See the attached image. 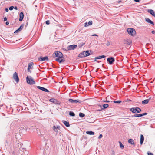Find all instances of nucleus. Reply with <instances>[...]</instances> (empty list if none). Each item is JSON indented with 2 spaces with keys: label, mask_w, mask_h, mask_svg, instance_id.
<instances>
[{
  "label": "nucleus",
  "mask_w": 155,
  "mask_h": 155,
  "mask_svg": "<svg viewBox=\"0 0 155 155\" xmlns=\"http://www.w3.org/2000/svg\"><path fill=\"white\" fill-rule=\"evenodd\" d=\"M145 20L146 22L148 23H150L152 25H154V23L152 22L150 19L148 18H147L145 19Z\"/></svg>",
  "instance_id": "obj_17"
},
{
  "label": "nucleus",
  "mask_w": 155,
  "mask_h": 155,
  "mask_svg": "<svg viewBox=\"0 0 155 155\" xmlns=\"http://www.w3.org/2000/svg\"><path fill=\"white\" fill-rule=\"evenodd\" d=\"M64 124L67 127H69L70 126L69 123L67 121H64Z\"/></svg>",
  "instance_id": "obj_23"
},
{
  "label": "nucleus",
  "mask_w": 155,
  "mask_h": 155,
  "mask_svg": "<svg viewBox=\"0 0 155 155\" xmlns=\"http://www.w3.org/2000/svg\"><path fill=\"white\" fill-rule=\"evenodd\" d=\"M14 9H15V10H17V9H18V8H17V7L15 6V7H14Z\"/></svg>",
  "instance_id": "obj_48"
},
{
  "label": "nucleus",
  "mask_w": 155,
  "mask_h": 155,
  "mask_svg": "<svg viewBox=\"0 0 155 155\" xmlns=\"http://www.w3.org/2000/svg\"><path fill=\"white\" fill-rule=\"evenodd\" d=\"M110 155H116L115 152L114 150H112L110 153Z\"/></svg>",
  "instance_id": "obj_31"
},
{
  "label": "nucleus",
  "mask_w": 155,
  "mask_h": 155,
  "mask_svg": "<svg viewBox=\"0 0 155 155\" xmlns=\"http://www.w3.org/2000/svg\"><path fill=\"white\" fill-rule=\"evenodd\" d=\"M130 110L135 113H137L141 112V109L139 107L132 108L130 109Z\"/></svg>",
  "instance_id": "obj_5"
},
{
  "label": "nucleus",
  "mask_w": 155,
  "mask_h": 155,
  "mask_svg": "<svg viewBox=\"0 0 155 155\" xmlns=\"http://www.w3.org/2000/svg\"><path fill=\"white\" fill-rule=\"evenodd\" d=\"M115 103H120L121 102V101H115L114 102Z\"/></svg>",
  "instance_id": "obj_30"
},
{
  "label": "nucleus",
  "mask_w": 155,
  "mask_h": 155,
  "mask_svg": "<svg viewBox=\"0 0 155 155\" xmlns=\"http://www.w3.org/2000/svg\"><path fill=\"white\" fill-rule=\"evenodd\" d=\"M92 36H98V35L97 34H93L92 35Z\"/></svg>",
  "instance_id": "obj_43"
},
{
  "label": "nucleus",
  "mask_w": 155,
  "mask_h": 155,
  "mask_svg": "<svg viewBox=\"0 0 155 155\" xmlns=\"http://www.w3.org/2000/svg\"><path fill=\"white\" fill-rule=\"evenodd\" d=\"M5 10L6 12H8V9L7 8H6L5 9Z\"/></svg>",
  "instance_id": "obj_44"
},
{
  "label": "nucleus",
  "mask_w": 155,
  "mask_h": 155,
  "mask_svg": "<svg viewBox=\"0 0 155 155\" xmlns=\"http://www.w3.org/2000/svg\"><path fill=\"white\" fill-rule=\"evenodd\" d=\"M86 133L88 135H94V133L92 131H87Z\"/></svg>",
  "instance_id": "obj_21"
},
{
  "label": "nucleus",
  "mask_w": 155,
  "mask_h": 155,
  "mask_svg": "<svg viewBox=\"0 0 155 155\" xmlns=\"http://www.w3.org/2000/svg\"><path fill=\"white\" fill-rule=\"evenodd\" d=\"M102 137V134H100V135H99V137H98V138L99 139H100V138H101Z\"/></svg>",
  "instance_id": "obj_42"
},
{
  "label": "nucleus",
  "mask_w": 155,
  "mask_h": 155,
  "mask_svg": "<svg viewBox=\"0 0 155 155\" xmlns=\"http://www.w3.org/2000/svg\"><path fill=\"white\" fill-rule=\"evenodd\" d=\"M123 42L125 44L130 45L132 43V41L130 39H127L124 40Z\"/></svg>",
  "instance_id": "obj_8"
},
{
  "label": "nucleus",
  "mask_w": 155,
  "mask_h": 155,
  "mask_svg": "<svg viewBox=\"0 0 155 155\" xmlns=\"http://www.w3.org/2000/svg\"><path fill=\"white\" fill-rule=\"evenodd\" d=\"M37 88H38L39 89L43 91H44L46 92H49V91L48 89H47L43 87H41L40 86H38L37 87Z\"/></svg>",
  "instance_id": "obj_12"
},
{
  "label": "nucleus",
  "mask_w": 155,
  "mask_h": 155,
  "mask_svg": "<svg viewBox=\"0 0 155 155\" xmlns=\"http://www.w3.org/2000/svg\"><path fill=\"white\" fill-rule=\"evenodd\" d=\"M128 142L131 144H134V140L131 139H129L128 140Z\"/></svg>",
  "instance_id": "obj_22"
},
{
  "label": "nucleus",
  "mask_w": 155,
  "mask_h": 155,
  "mask_svg": "<svg viewBox=\"0 0 155 155\" xmlns=\"http://www.w3.org/2000/svg\"><path fill=\"white\" fill-rule=\"evenodd\" d=\"M62 58H57L55 59V61H58L59 62V63H61L62 62H64V60L62 59Z\"/></svg>",
  "instance_id": "obj_13"
},
{
  "label": "nucleus",
  "mask_w": 155,
  "mask_h": 155,
  "mask_svg": "<svg viewBox=\"0 0 155 155\" xmlns=\"http://www.w3.org/2000/svg\"><path fill=\"white\" fill-rule=\"evenodd\" d=\"M69 115L72 116H74L75 115V114L72 112H70Z\"/></svg>",
  "instance_id": "obj_27"
},
{
  "label": "nucleus",
  "mask_w": 155,
  "mask_h": 155,
  "mask_svg": "<svg viewBox=\"0 0 155 155\" xmlns=\"http://www.w3.org/2000/svg\"><path fill=\"white\" fill-rule=\"evenodd\" d=\"M53 129L55 133H58L60 130V127L59 126H54L53 127Z\"/></svg>",
  "instance_id": "obj_7"
},
{
  "label": "nucleus",
  "mask_w": 155,
  "mask_h": 155,
  "mask_svg": "<svg viewBox=\"0 0 155 155\" xmlns=\"http://www.w3.org/2000/svg\"><path fill=\"white\" fill-rule=\"evenodd\" d=\"M81 101L78 100H74V102L75 103H78V102H80Z\"/></svg>",
  "instance_id": "obj_32"
},
{
  "label": "nucleus",
  "mask_w": 155,
  "mask_h": 155,
  "mask_svg": "<svg viewBox=\"0 0 155 155\" xmlns=\"http://www.w3.org/2000/svg\"><path fill=\"white\" fill-rule=\"evenodd\" d=\"M46 24L47 25H49L50 24V21L49 20H47L46 22Z\"/></svg>",
  "instance_id": "obj_39"
},
{
  "label": "nucleus",
  "mask_w": 155,
  "mask_h": 155,
  "mask_svg": "<svg viewBox=\"0 0 155 155\" xmlns=\"http://www.w3.org/2000/svg\"><path fill=\"white\" fill-rule=\"evenodd\" d=\"M127 31L128 34L131 36H134L136 35V31L134 28H128L127 29Z\"/></svg>",
  "instance_id": "obj_1"
},
{
  "label": "nucleus",
  "mask_w": 155,
  "mask_h": 155,
  "mask_svg": "<svg viewBox=\"0 0 155 155\" xmlns=\"http://www.w3.org/2000/svg\"><path fill=\"white\" fill-rule=\"evenodd\" d=\"M9 22H8V21H7L6 22V25H8L9 24Z\"/></svg>",
  "instance_id": "obj_49"
},
{
  "label": "nucleus",
  "mask_w": 155,
  "mask_h": 155,
  "mask_svg": "<svg viewBox=\"0 0 155 155\" xmlns=\"http://www.w3.org/2000/svg\"><path fill=\"white\" fill-rule=\"evenodd\" d=\"M79 115L81 117H83L85 116L84 114L82 113H79Z\"/></svg>",
  "instance_id": "obj_25"
},
{
  "label": "nucleus",
  "mask_w": 155,
  "mask_h": 155,
  "mask_svg": "<svg viewBox=\"0 0 155 155\" xmlns=\"http://www.w3.org/2000/svg\"><path fill=\"white\" fill-rule=\"evenodd\" d=\"M105 102H109V101H106Z\"/></svg>",
  "instance_id": "obj_52"
},
{
  "label": "nucleus",
  "mask_w": 155,
  "mask_h": 155,
  "mask_svg": "<svg viewBox=\"0 0 155 155\" xmlns=\"http://www.w3.org/2000/svg\"><path fill=\"white\" fill-rule=\"evenodd\" d=\"M88 26V24L87 22H86L84 24V26L85 27Z\"/></svg>",
  "instance_id": "obj_41"
},
{
  "label": "nucleus",
  "mask_w": 155,
  "mask_h": 155,
  "mask_svg": "<svg viewBox=\"0 0 155 155\" xmlns=\"http://www.w3.org/2000/svg\"><path fill=\"white\" fill-rule=\"evenodd\" d=\"M39 60L41 61H48V57L47 56L45 57H40L38 58Z\"/></svg>",
  "instance_id": "obj_11"
},
{
  "label": "nucleus",
  "mask_w": 155,
  "mask_h": 155,
  "mask_svg": "<svg viewBox=\"0 0 155 155\" xmlns=\"http://www.w3.org/2000/svg\"><path fill=\"white\" fill-rule=\"evenodd\" d=\"M77 46V45H70L67 47V49L68 50H73Z\"/></svg>",
  "instance_id": "obj_9"
},
{
  "label": "nucleus",
  "mask_w": 155,
  "mask_h": 155,
  "mask_svg": "<svg viewBox=\"0 0 155 155\" xmlns=\"http://www.w3.org/2000/svg\"><path fill=\"white\" fill-rule=\"evenodd\" d=\"M144 140V137L143 135H141L140 139V143L141 145L142 144Z\"/></svg>",
  "instance_id": "obj_18"
},
{
  "label": "nucleus",
  "mask_w": 155,
  "mask_h": 155,
  "mask_svg": "<svg viewBox=\"0 0 155 155\" xmlns=\"http://www.w3.org/2000/svg\"><path fill=\"white\" fill-rule=\"evenodd\" d=\"M33 64V63L32 62H31L29 64L28 68V72H30V69L31 68V67Z\"/></svg>",
  "instance_id": "obj_15"
},
{
  "label": "nucleus",
  "mask_w": 155,
  "mask_h": 155,
  "mask_svg": "<svg viewBox=\"0 0 155 155\" xmlns=\"http://www.w3.org/2000/svg\"><path fill=\"white\" fill-rule=\"evenodd\" d=\"M14 8V7L13 6H11L9 8V10H12Z\"/></svg>",
  "instance_id": "obj_35"
},
{
  "label": "nucleus",
  "mask_w": 155,
  "mask_h": 155,
  "mask_svg": "<svg viewBox=\"0 0 155 155\" xmlns=\"http://www.w3.org/2000/svg\"><path fill=\"white\" fill-rule=\"evenodd\" d=\"M20 18L19 19V21H21L24 18V14L23 12H21L19 14Z\"/></svg>",
  "instance_id": "obj_14"
},
{
  "label": "nucleus",
  "mask_w": 155,
  "mask_h": 155,
  "mask_svg": "<svg viewBox=\"0 0 155 155\" xmlns=\"http://www.w3.org/2000/svg\"><path fill=\"white\" fill-rule=\"evenodd\" d=\"M109 105L108 104H105L103 105V107L104 108H107L108 107Z\"/></svg>",
  "instance_id": "obj_26"
},
{
  "label": "nucleus",
  "mask_w": 155,
  "mask_h": 155,
  "mask_svg": "<svg viewBox=\"0 0 155 155\" xmlns=\"http://www.w3.org/2000/svg\"><path fill=\"white\" fill-rule=\"evenodd\" d=\"M119 143L120 146V147L121 149H123L124 148V146H123V145L120 142H119Z\"/></svg>",
  "instance_id": "obj_28"
},
{
  "label": "nucleus",
  "mask_w": 155,
  "mask_h": 155,
  "mask_svg": "<svg viewBox=\"0 0 155 155\" xmlns=\"http://www.w3.org/2000/svg\"><path fill=\"white\" fill-rule=\"evenodd\" d=\"M152 34H154L155 33V31L154 30H153L151 32Z\"/></svg>",
  "instance_id": "obj_47"
},
{
  "label": "nucleus",
  "mask_w": 155,
  "mask_h": 155,
  "mask_svg": "<svg viewBox=\"0 0 155 155\" xmlns=\"http://www.w3.org/2000/svg\"><path fill=\"white\" fill-rule=\"evenodd\" d=\"M68 101L70 102L71 103L74 102V100L72 99H69Z\"/></svg>",
  "instance_id": "obj_36"
},
{
  "label": "nucleus",
  "mask_w": 155,
  "mask_h": 155,
  "mask_svg": "<svg viewBox=\"0 0 155 155\" xmlns=\"http://www.w3.org/2000/svg\"><path fill=\"white\" fill-rule=\"evenodd\" d=\"M27 82L28 84H32L35 83L34 80L30 76H27L26 78Z\"/></svg>",
  "instance_id": "obj_4"
},
{
  "label": "nucleus",
  "mask_w": 155,
  "mask_h": 155,
  "mask_svg": "<svg viewBox=\"0 0 155 155\" xmlns=\"http://www.w3.org/2000/svg\"><path fill=\"white\" fill-rule=\"evenodd\" d=\"M7 20V19L6 17H5L4 18V21H6Z\"/></svg>",
  "instance_id": "obj_45"
},
{
  "label": "nucleus",
  "mask_w": 155,
  "mask_h": 155,
  "mask_svg": "<svg viewBox=\"0 0 155 155\" xmlns=\"http://www.w3.org/2000/svg\"><path fill=\"white\" fill-rule=\"evenodd\" d=\"M147 153L148 155H153V153L149 151H148Z\"/></svg>",
  "instance_id": "obj_37"
},
{
  "label": "nucleus",
  "mask_w": 155,
  "mask_h": 155,
  "mask_svg": "<svg viewBox=\"0 0 155 155\" xmlns=\"http://www.w3.org/2000/svg\"><path fill=\"white\" fill-rule=\"evenodd\" d=\"M110 44V42L108 41H107V43H106V45L107 46H108Z\"/></svg>",
  "instance_id": "obj_38"
},
{
  "label": "nucleus",
  "mask_w": 155,
  "mask_h": 155,
  "mask_svg": "<svg viewBox=\"0 0 155 155\" xmlns=\"http://www.w3.org/2000/svg\"><path fill=\"white\" fill-rule=\"evenodd\" d=\"M107 61L110 64H111L114 61V59L113 57L108 58L107 59Z\"/></svg>",
  "instance_id": "obj_10"
},
{
  "label": "nucleus",
  "mask_w": 155,
  "mask_h": 155,
  "mask_svg": "<svg viewBox=\"0 0 155 155\" xmlns=\"http://www.w3.org/2000/svg\"><path fill=\"white\" fill-rule=\"evenodd\" d=\"M13 78L14 79L15 81L17 83H18L19 81V79L18 78V74L16 72H15L13 75Z\"/></svg>",
  "instance_id": "obj_6"
},
{
  "label": "nucleus",
  "mask_w": 155,
  "mask_h": 155,
  "mask_svg": "<svg viewBox=\"0 0 155 155\" xmlns=\"http://www.w3.org/2000/svg\"><path fill=\"white\" fill-rule=\"evenodd\" d=\"M149 99L145 100L144 101H142V103L143 104H145L148 103L149 102Z\"/></svg>",
  "instance_id": "obj_20"
},
{
  "label": "nucleus",
  "mask_w": 155,
  "mask_h": 155,
  "mask_svg": "<svg viewBox=\"0 0 155 155\" xmlns=\"http://www.w3.org/2000/svg\"><path fill=\"white\" fill-rule=\"evenodd\" d=\"M23 25H21L19 28L17 30H16L15 32V33H17L18 32H19L21 31L22 28H23Z\"/></svg>",
  "instance_id": "obj_19"
},
{
  "label": "nucleus",
  "mask_w": 155,
  "mask_h": 155,
  "mask_svg": "<svg viewBox=\"0 0 155 155\" xmlns=\"http://www.w3.org/2000/svg\"><path fill=\"white\" fill-rule=\"evenodd\" d=\"M88 26L89 25H91L92 24V21H89V22L88 23Z\"/></svg>",
  "instance_id": "obj_33"
},
{
  "label": "nucleus",
  "mask_w": 155,
  "mask_h": 155,
  "mask_svg": "<svg viewBox=\"0 0 155 155\" xmlns=\"http://www.w3.org/2000/svg\"><path fill=\"white\" fill-rule=\"evenodd\" d=\"M147 113H143L142 114H140L141 115V117L143 116H144V115H147Z\"/></svg>",
  "instance_id": "obj_40"
},
{
  "label": "nucleus",
  "mask_w": 155,
  "mask_h": 155,
  "mask_svg": "<svg viewBox=\"0 0 155 155\" xmlns=\"http://www.w3.org/2000/svg\"><path fill=\"white\" fill-rule=\"evenodd\" d=\"M53 57L54 58L58 57V58H63V55L61 52L57 51L53 54Z\"/></svg>",
  "instance_id": "obj_3"
},
{
  "label": "nucleus",
  "mask_w": 155,
  "mask_h": 155,
  "mask_svg": "<svg viewBox=\"0 0 155 155\" xmlns=\"http://www.w3.org/2000/svg\"><path fill=\"white\" fill-rule=\"evenodd\" d=\"M97 58H96V57L95 58V61H97Z\"/></svg>",
  "instance_id": "obj_51"
},
{
  "label": "nucleus",
  "mask_w": 155,
  "mask_h": 155,
  "mask_svg": "<svg viewBox=\"0 0 155 155\" xmlns=\"http://www.w3.org/2000/svg\"><path fill=\"white\" fill-rule=\"evenodd\" d=\"M148 12L150 13L152 15L154 16L155 17V13L151 9H150L148 10Z\"/></svg>",
  "instance_id": "obj_16"
},
{
  "label": "nucleus",
  "mask_w": 155,
  "mask_h": 155,
  "mask_svg": "<svg viewBox=\"0 0 155 155\" xmlns=\"http://www.w3.org/2000/svg\"><path fill=\"white\" fill-rule=\"evenodd\" d=\"M56 100L54 99H51L50 100V101L53 103H54L56 102Z\"/></svg>",
  "instance_id": "obj_29"
},
{
  "label": "nucleus",
  "mask_w": 155,
  "mask_h": 155,
  "mask_svg": "<svg viewBox=\"0 0 155 155\" xmlns=\"http://www.w3.org/2000/svg\"><path fill=\"white\" fill-rule=\"evenodd\" d=\"M105 56L104 55H102V56H99L97 57H96V58L99 59L102 58H105Z\"/></svg>",
  "instance_id": "obj_24"
},
{
  "label": "nucleus",
  "mask_w": 155,
  "mask_h": 155,
  "mask_svg": "<svg viewBox=\"0 0 155 155\" xmlns=\"http://www.w3.org/2000/svg\"><path fill=\"white\" fill-rule=\"evenodd\" d=\"M90 54H91L90 53V51H83L80 53L79 54L78 56L81 58L85 57L88 56Z\"/></svg>",
  "instance_id": "obj_2"
},
{
  "label": "nucleus",
  "mask_w": 155,
  "mask_h": 155,
  "mask_svg": "<svg viewBox=\"0 0 155 155\" xmlns=\"http://www.w3.org/2000/svg\"><path fill=\"white\" fill-rule=\"evenodd\" d=\"M121 2V1H119L118 2V3H119V2Z\"/></svg>",
  "instance_id": "obj_53"
},
{
  "label": "nucleus",
  "mask_w": 155,
  "mask_h": 155,
  "mask_svg": "<svg viewBox=\"0 0 155 155\" xmlns=\"http://www.w3.org/2000/svg\"><path fill=\"white\" fill-rule=\"evenodd\" d=\"M134 1L135 2H138L139 1V0H134Z\"/></svg>",
  "instance_id": "obj_50"
},
{
  "label": "nucleus",
  "mask_w": 155,
  "mask_h": 155,
  "mask_svg": "<svg viewBox=\"0 0 155 155\" xmlns=\"http://www.w3.org/2000/svg\"><path fill=\"white\" fill-rule=\"evenodd\" d=\"M138 74V71H136L135 72V74H136V75H137Z\"/></svg>",
  "instance_id": "obj_46"
},
{
  "label": "nucleus",
  "mask_w": 155,
  "mask_h": 155,
  "mask_svg": "<svg viewBox=\"0 0 155 155\" xmlns=\"http://www.w3.org/2000/svg\"><path fill=\"white\" fill-rule=\"evenodd\" d=\"M134 116L135 117H141V115L140 114H135L134 115Z\"/></svg>",
  "instance_id": "obj_34"
}]
</instances>
